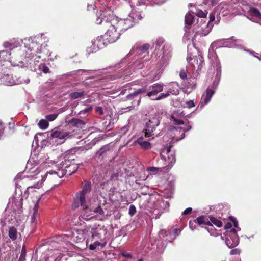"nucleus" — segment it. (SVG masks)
I'll use <instances>...</instances> for the list:
<instances>
[{
  "mask_svg": "<svg viewBox=\"0 0 261 261\" xmlns=\"http://www.w3.org/2000/svg\"><path fill=\"white\" fill-rule=\"evenodd\" d=\"M69 133L67 132H62L59 130H54L50 135L52 138H58L59 139H64L67 138Z\"/></svg>",
  "mask_w": 261,
  "mask_h": 261,
  "instance_id": "25",
  "label": "nucleus"
},
{
  "mask_svg": "<svg viewBox=\"0 0 261 261\" xmlns=\"http://www.w3.org/2000/svg\"><path fill=\"white\" fill-rule=\"evenodd\" d=\"M191 125H190L189 124V123L188 122V124H186L185 126L184 127H177L176 128H175V129L176 131H177L178 129H182L184 132H186L191 129Z\"/></svg>",
  "mask_w": 261,
  "mask_h": 261,
  "instance_id": "45",
  "label": "nucleus"
},
{
  "mask_svg": "<svg viewBox=\"0 0 261 261\" xmlns=\"http://www.w3.org/2000/svg\"><path fill=\"white\" fill-rule=\"evenodd\" d=\"M20 41L13 39L11 40L10 41L5 42L4 43V46L5 48L12 50L19 46L20 44Z\"/></svg>",
  "mask_w": 261,
  "mask_h": 261,
  "instance_id": "23",
  "label": "nucleus"
},
{
  "mask_svg": "<svg viewBox=\"0 0 261 261\" xmlns=\"http://www.w3.org/2000/svg\"><path fill=\"white\" fill-rule=\"evenodd\" d=\"M136 212V208L134 205H130L129 208V214L133 216Z\"/></svg>",
  "mask_w": 261,
  "mask_h": 261,
  "instance_id": "47",
  "label": "nucleus"
},
{
  "mask_svg": "<svg viewBox=\"0 0 261 261\" xmlns=\"http://www.w3.org/2000/svg\"><path fill=\"white\" fill-rule=\"evenodd\" d=\"M164 40L162 38H158L156 40V47H160L164 43Z\"/></svg>",
  "mask_w": 261,
  "mask_h": 261,
  "instance_id": "53",
  "label": "nucleus"
},
{
  "mask_svg": "<svg viewBox=\"0 0 261 261\" xmlns=\"http://www.w3.org/2000/svg\"><path fill=\"white\" fill-rule=\"evenodd\" d=\"M192 208L188 207L186 208L182 213V215H187L191 213L192 212Z\"/></svg>",
  "mask_w": 261,
  "mask_h": 261,
  "instance_id": "59",
  "label": "nucleus"
},
{
  "mask_svg": "<svg viewBox=\"0 0 261 261\" xmlns=\"http://www.w3.org/2000/svg\"><path fill=\"white\" fill-rule=\"evenodd\" d=\"M25 251L24 250V247H23L19 259V261H24L25 260Z\"/></svg>",
  "mask_w": 261,
  "mask_h": 261,
  "instance_id": "52",
  "label": "nucleus"
},
{
  "mask_svg": "<svg viewBox=\"0 0 261 261\" xmlns=\"http://www.w3.org/2000/svg\"><path fill=\"white\" fill-rule=\"evenodd\" d=\"M176 113H174L172 116H171V120H172L174 122V123L176 125H180L184 124V122L180 119H178L175 118Z\"/></svg>",
  "mask_w": 261,
  "mask_h": 261,
  "instance_id": "41",
  "label": "nucleus"
},
{
  "mask_svg": "<svg viewBox=\"0 0 261 261\" xmlns=\"http://www.w3.org/2000/svg\"><path fill=\"white\" fill-rule=\"evenodd\" d=\"M8 234L9 238L12 240H15L17 239L18 232L17 229L14 227H11L9 229Z\"/></svg>",
  "mask_w": 261,
  "mask_h": 261,
  "instance_id": "31",
  "label": "nucleus"
},
{
  "mask_svg": "<svg viewBox=\"0 0 261 261\" xmlns=\"http://www.w3.org/2000/svg\"><path fill=\"white\" fill-rule=\"evenodd\" d=\"M135 143L136 144L139 145L140 147L144 150H148L151 149L152 147L151 144L149 142L144 140L142 137H140L138 138L135 142Z\"/></svg>",
  "mask_w": 261,
  "mask_h": 261,
  "instance_id": "21",
  "label": "nucleus"
},
{
  "mask_svg": "<svg viewBox=\"0 0 261 261\" xmlns=\"http://www.w3.org/2000/svg\"><path fill=\"white\" fill-rule=\"evenodd\" d=\"M91 191V184L87 181H84L82 183V190L79 192L86 195Z\"/></svg>",
  "mask_w": 261,
  "mask_h": 261,
  "instance_id": "28",
  "label": "nucleus"
},
{
  "mask_svg": "<svg viewBox=\"0 0 261 261\" xmlns=\"http://www.w3.org/2000/svg\"><path fill=\"white\" fill-rule=\"evenodd\" d=\"M209 222H211V223L208 224V226H212L213 225H215L218 227H221L222 226V222L220 220H218L214 217L210 218V221Z\"/></svg>",
  "mask_w": 261,
  "mask_h": 261,
  "instance_id": "35",
  "label": "nucleus"
},
{
  "mask_svg": "<svg viewBox=\"0 0 261 261\" xmlns=\"http://www.w3.org/2000/svg\"><path fill=\"white\" fill-rule=\"evenodd\" d=\"M55 166L57 171H48L44 175H41V182L38 181L33 186L28 187L26 192L29 193L33 189H39L42 186L43 181H44L45 180H47L49 182L53 183L54 185H56V182L64 176L63 173L61 172L60 166H59V168L57 165H55Z\"/></svg>",
  "mask_w": 261,
  "mask_h": 261,
  "instance_id": "5",
  "label": "nucleus"
},
{
  "mask_svg": "<svg viewBox=\"0 0 261 261\" xmlns=\"http://www.w3.org/2000/svg\"><path fill=\"white\" fill-rule=\"evenodd\" d=\"M69 123L72 126L80 128H82L85 124L82 120L77 118H72Z\"/></svg>",
  "mask_w": 261,
  "mask_h": 261,
  "instance_id": "26",
  "label": "nucleus"
},
{
  "mask_svg": "<svg viewBox=\"0 0 261 261\" xmlns=\"http://www.w3.org/2000/svg\"><path fill=\"white\" fill-rule=\"evenodd\" d=\"M164 85L161 83H156L150 87V91L147 93L146 95L153 99L154 96H156L159 92L163 91Z\"/></svg>",
  "mask_w": 261,
  "mask_h": 261,
  "instance_id": "18",
  "label": "nucleus"
},
{
  "mask_svg": "<svg viewBox=\"0 0 261 261\" xmlns=\"http://www.w3.org/2000/svg\"><path fill=\"white\" fill-rule=\"evenodd\" d=\"M85 94L84 92H75L70 94V96L72 99H76L77 98L82 97Z\"/></svg>",
  "mask_w": 261,
  "mask_h": 261,
  "instance_id": "38",
  "label": "nucleus"
},
{
  "mask_svg": "<svg viewBox=\"0 0 261 261\" xmlns=\"http://www.w3.org/2000/svg\"><path fill=\"white\" fill-rule=\"evenodd\" d=\"M96 201L93 200V202H90L89 204L85 207H82L80 217L86 221L91 220L94 218L99 220H102L105 217V212L100 206H97L94 204Z\"/></svg>",
  "mask_w": 261,
  "mask_h": 261,
  "instance_id": "4",
  "label": "nucleus"
},
{
  "mask_svg": "<svg viewBox=\"0 0 261 261\" xmlns=\"http://www.w3.org/2000/svg\"><path fill=\"white\" fill-rule=\"evenodd\" d=\"M171 146H169L166 149H163L161 153V159L165 162L166 166L163 167V169L168 171L173 166L176 162L175 155L174 152L171 151Z\"/></svg>",
  "mask_w": 261,
  "mask_h": 261,
  "instance_id": "9",
  "label": "nucleus"
},
{
  "mask_svg": "<svg viewBox=\"0 0 261 261\" xmlns=\"http://www.w3.org/2000/svg\"><path fill=\"white\" fill-rule=\"evenodd\" d=\"M148 171H150L151 172L153 173H156L158 172H168L167 171H165L166 169H163V167L162 168H158V167H151L148 168Z\"/></svg>",
  "mask_w": 261,
  "mask_h": 261,
  "instance_id": "40",
  "label": "nucleus"
},
{
  "mask_svg": "<svg viewBox=\"0 0 261 261\" xmlns=\"http://www.w3.org/2000/svg\"><path fill=\"white\" fill-rule=\"evenodd\" d=\"M30 79L29 78L25 80L21 79V78L14 79L12 75L8 73H0V84H3L7 86H12L16 84H20L22 83L28 84L30 83Z\"/></svg>",
  "mask_w": 261,
  "mask_h": 261,
  "instance_id": "10",
  "label": "nucleus"
},
{
  "mask_svg": "<svg viewBox=\"0 0 261 261\" xmlns=\"http://www.w3.org/2000/svg\"><path fill=\"white\" fill-rule=\"evenodd\" d=\"M180 232V230L178 229V228H175L174 229V233L175 236H178Z\"/></svg>",
  "mask_w": 261,
  "mask_h": 261,
  "instance_id": "63",
  "label": "nucleus"
},
{
  "mask_svg": "<svg viewBox=\"0 0 261 261\" xmlns=\"http://www.w3.org/2000/svg\"><path fill=\"white\" fill-rule=\"evenodd\" d=\"M95 111L96 113L100 115L103 114V110L101 107H96Z\"/></svg>",
  "mask_w": 261,
  "mask_h": 261,
  "instance_id": "55",
  "label": "nucleus"
},
{
  "mask_svg": "<svg viewBox=\"0 0 261 261\" xmlns=\"http://www.w3.org/2000/svg\"><path fill=\"white\" fill-rule=\"evenodd\" d=\"M58 117L57 114H51L46 116V120L48 121H52L55 120Z\"/></svg>",
  "mask_w": 261,
  "mask_h": 261,
  "instance_id": "44",
  "label": "nucleus"
},
{
  "mask_svg": "<svg viewBox=\"0 0 261 261\" xmlns=\"http://www.w3.org/2000/svg\"><path fill=\"white\" fill-rule=\"evenodd\" d=\"M229 40H233V41H236V40L234 39L233 37H231L229 39H222L218 40L215 42H214L211 44V47L212 50H210L208 52V58L211 61V64L212 66L216 68V70L217 72V74H218L219 72L221 71V65L218 59L217 55L216 53L213 50V49L215 47L217 48L218 47H220L221 44H222V42L224 41H227Z\"/></svg>",
  "mask_w": 261,
  "mask_h": 261,
  "instance_id": "6",
  "label": "nucleus"
},
{
  "mask_svg": "<svg viewBox=\"0 0 261 261\" xmlns=\"http://www.w3.org/2000/svg\"><path fill=\"white\" fill-rule=\"evenodd\" d=\"M250 12L253 14V15L261 19V13L255 8L251 7L250 8Z\"/></svg>",
  "mask_w": 261,
  "mask_h": 261,
  "instance_id": "39",
  "label": "nucleus"
},
{
  "mask_svg": "<svg viewBox=\"0 0 261 261\" xmlns=\"http://www.w3.org/2000/svg\"><path fill=\"white\" fill-rule=\"evenodd\" d=\"M240 253V250L239 249H232L231 251H230V255H238V254H239Z\"/></svg>",
  "mask_w": 261,
  "mask_h": 261,
  "instance_id": "56",
  "label": "nucleus"
},
{
  "mask_svg": "<svg viewBox=\"0 0 261 261\" xmlns=\"http://www.w3.org/2000/svg\"><path fill=\"white\" fill-rule=\"evenodd\" d=\"M73 155H71L62 161L61 162L57 164L58 167L60 166L61 172L63 173V176L65 175H71L74 173L79 168L78 164L74 163Z\"/></svg>",
  "mask_w": 261,
  "mask_h": 261,
  "instance_id": "7",
  "label": "nucleus"
},
{
  "mask_svg": "<svg viewBox=\"0 0 261 261\" xmlns=\"http://www.w3.org/2000/svg\"><path fill=\"white\" fill-rule=\"evenodd\" d=\"M196 224H195L194 220L193 221H190L189 223V227L190 229L192 230H193L194 229H195V226Z\"/></svg>",
  "mask_w": 261,
  "mask_h": 261,
  "instance_id": "57",
  "label": "nucleus"
},
{
  "mask_svg": "<svg viewBox=\"0 0 261 261\" xmlns=\"http://www.w3.org/2000/svg\"><path fill=\"white\" fill-rule=\"evenodd\" d=\"M39 68L44 73H47L49 72V69L45 64H41L39 65Z\"/></svg>",
  "mask_w": 261,
  "mask_h": 261,
  "instance_id": "46",
  "label": "nucleus"
},
{
  "mask_svg": "<svg viewBox=\"0 0 261 261\" xmlns=\"http://www.w3.org/2000/svg\"><path fill=\"white\" fill-rule=\"evenodd\" d=\"M187 61L189 64L193 66L194 69H200L203 63V59L201 56L194 57L191 58L188 56L187 57Z\"/></svg>",
  "mask_w": 261,
  "mask_h": 261,
  "instance_id": "17",
  "label": "nucleus"
},
{
  "mask_svg": "<svg viewBox=\"0 0 261 261\" xmlns=\"http://www.w3.org/2000/svg\"><path fill=\"white\" fill-rule=\"evenodd\" d=\"M155 206L157 208L154 209L153 213L155 215H159L155 217V218H158L161 215V214L159 215V213H162L164 211H167L169 207V203L167 201L159 200L157 201Z\"/></svg>",
  "mask_w": 261,
  "mask_h": 261,
  "instance_id": "16",
  "label": "nucleus"
},
{
  "mask_svg": "<svg viewBox=\"0 0 261 261\" xmlns=\"http://www.w3.org/2000/svg\"><path fill=\"white\" fill-rule=\"evenodd\" d=\"M206 28L207 29L206 31H205L204 32H202L201 33V35L205 36V35H207L209 33V32H210V31L211 30V28H210L208 27V24L206 25Z\"/></svg>",
  "mask_w": 261,
  "mask_h": 261,
  "instance_id": "60",
  "label": "nucleus"
},
{
  "mask_svg": "<svg viewBox=\"0 0 261 261\" xmlns=\"http://www.w3.org/2000/svg\"><path fill=\"white\" fill-rule=\"evenodd\" d=\"M230 220L233 223V226L234 227L233 229L237 228L238 229L237 231L240 230V229L238 227V222L237 221V220L234 217H230ZM231 227H232V225L230 223H227L225 226V229H230V231L232 229Z\"/></svg>",
  "mask_w": 261,
  "mask_h": 261,
  "instance_id": "29",
  "label": "nucleus"
},
{
  "mask_svg": "<svg viewBox=\"0 0 261 261\" xmlns=\"http://www.w3.org/2000/svg\"><path fill=\"white\" fill-rule=\"evenodd\" d=\"M149 47V45L148 44H145L139 47H134L128 54L127 58L124 59L119 63V66L120 67H123L126 64L127 58L135 55L136 60L133 65H129V67L133 66V68L135 69L142 68L144 66V61L149 59L147 52Z\"/></svg>",
  "mask_w": 261,
  "mask_h": 261,
  "instance_id": "3",
  "label": "nucleus"
},
{
  "mask_svg": "<svg viewBox=\"0 0 261 261\" xmlns=\"http://www.w3.org/2000/svg\"><path fill=\"white\" fill-rule=\"evenodd\" d=\"M103 36H98L96 39L92 41V45L87 50L89 53L96 52L97 50L104 48L108 44Z\"/></svg>",
  "mask_w": 261,
  "mask_h": 261,
  "instance_id": "11",
  "label": "nucleus"
},
{
  "mask_svg": "<svg viewBox=\"0 0 261 261\" xmlns=\"http://www.w3.org/2000/svg\"><path fill=\"white\" fill-rule=\"evenodd\" d=\"M25 171L30 174L27 176L31 178H33L34 176L37 175L39 173L38 167L36 165L32 167V164L29 162L27 164Z\"/></svg>",
  "mask_w": 261,
  "mask_h": 261,
  "instance_id": "20",
  "label": "nucleus"
},
{
  "mask_svg": "<svg viewBox=\"0 0 261 261\" xmlns=\"http://www.w3.org/2000/svg\"><path fill=\"white\" fill-rule=\"evenodd\" d=\"M195 13L199 17L204 18L206 16L207 12L206 11H202L199 9H196L195 12H193Z\"/></svg>",
  "mask_w": 261,
  "mask_h": 261,
  "instance_id": "37",
  "label": "nucleus"
},
{
  "mask_svg": "<svg viewBox=\"0 0 261 261\" xmlns=\"http://www.w3.org/2000/svg\"><path fill=\"white\" fill-rule=\"evenodd\" d=\"M237 230L236 229H231L230 232L231 236L226 238V244L229 248L236 247L239 243V238L237 235Z\"/></svg>",
  "mask_w": 261,
  "mask_h": 261,
  "instance_id": "15",
  "label": "nucleus"
},
{
  "mask_svg": "<svg viewBox=\"0 0 261 261\" xmlns=\"http://www.w3.org/2000/svg\"><path fill=\"white\" fill-rule=\"evenodd\" d=\"M135 22V19L134 17L129 16V18H127L124 19L119 20L117 18V22L116 23L117 28L120 31H125L132 27Z\"/></svg>",
  "mask_w": 261,
  "mask_h": 261,
  "instance_id": "14",
  "label": "nucleus"
},
{
  "mask_svg": "<svg viewBox=\"0 0 261 261\" xmlns=\"http://www.w3.org/2000/svg\"><path fill=\"white\" fill-rule=\"evenodd\" d=\"M171 46L170 45H165L163 47V57L168 59L171 57Z\"/></svg>",
  "mask_w": 261,
  "mask_h": 261,
  "instance_id": "30",
  "label": "nucleus"
},
{
  "mask_svg": "<svg viewBox=\"0 0 261 261\" xmlns=\"http://www.w3.org/2000/svg\"><path fill=\"white\" fill-rule=\"evenodd\" d=\"M24 41V48L18 50V54L24 58H33L35 56L36 57L35 60L38 62L37 59H40L41 56H37V54L44 51L45 48L47 46L41 36L37 35L34 37H31L29 38H25Z\"/></svg>",
  "mask_w": 261,
  "mask_h": 261,
  "instance_id": "1",
  "label": "nucleus"
},
{
  "mask_svg": "<svg viewBox=\"0 0 261 261\" xmlns=\"http://www.w3.org/2000/svg\"><path fill=\"white\" fill-rule=\"evenodd\" d=\"M215 19V13H211L210 15V22L213 21Z\"/></svg>",
  "mask_w": 261,
  "mask_h": 261,
  "instance_id": "61",
  "label": "nucleus"
},
{
  "mask_svg": "<svg viewBox=\"0 0 261 261\" xmlns=\"http://www.w3.org/2000/svg\"><path fill=\"white\" fill-rule=\"evenodd\" d=\"M99 245L100 242L98 241H95L94 243L90 245L89 248L90 250H94L96 248L97 246H99Z\"/></svg>",
  "mask_w": 261,
  "mask_h": 261,
  "instance_id": "48",
  "label": "nucleus"
},
{
  "mask_svg": "<svg viewBox=\"0 0 261 261\" xmlns=\"http://www.w3.org/2000/svg\"><path fill=\"white\" fill-rule=\"evenodd\" d=\"M109 149V147L108 146H104L102 147H101L99 150L97 151L96 152V155L100 156H101L105 152H106Z\"/></svg>",
  "mask_w": 261,
  "mask_h": 261,
  "instance_id": "43",
  "label": "nucleus"
},
{
  "mask_svg": "<svg viewBox=\"0 0 261 261\" xmlns=\"http://www.w3.org/2000/svg\"><path fill=\"white\" fill-rule=\"evenodd\" d=\"M195 224H198L199 225H208L209 224L211 223L208 221H206L205 218L203 216H200L198 217L196 220H194Z\"/></svg>",
  "mask_w": 261,
  "mask_h": 261,
  "instance_id": "33",
  "label": "nucleus"
},
{
  "mask_svg": "<svg viewBox=\"0 0 261 261\" xmlns=\"http://www.w3.org/2000/svg\"><path fill=\"white\" fill-rule=\"evenodd\" d=\"M91 200H86V195L81 193H76L74 198V201L72 203V207L76 208L80 206L83 207L89 204L90 202H93Z\"/></svg>",
  "mask_w": 261,
  "mask_h": 261,
  "instance_id": "12",
  "label": "nucleus"
},
{
  "mask_svg": "<svg viewBox=\"0 0 261 261\" xmlns=\"http://www.w3.org/2000/svg\"><path fill=\"white\" fill-rule=\"evenodd\" d=\"M167 92L173 95L179 94V86L176 82H172L167 85Z\"/></svg>",
  "mask_w": 261,
  "mask_h": 261,
  "instance_id": "22",
  "label": "nucleus"
},
{
  "mask_svg": "<svg viewBox=\"0 0 261 261\" xmlns=\"http://www.w3.org/2000/svg\"><path fill=\"white\" fill-rule=\"evenodd\" d=\"M87 231H89L90 233H91L93 237H100V232L101 231V229L99 227V225L95 224L92 226H90L87 227Z\"/></svg>",
  "mask_w": 261,
  "mask_h": 261,
  "instance_id": "24",
  "label": "nucleus"
},
{
  "mask_svg": "<svg viewBox=\"0 0 261 261\" xmlns=\"http://www.w3.org/2000/svg\"><path fill=\"white\" fill-rule=\"evenodd\" d=\"M186 107H188V108H191L195 106L194 101L192 100L187 101L186 102Z\"/></svg>",
  "mask_w": 261,
  "mask_h": 261,
  "instance_id": "54",
  "label": "nucleus"
},
{
  "mask_svg": "<svg viewBox=\"0 0 261 261\" xmlns=\"http://www.w3.org/2000/svg\"><path fill=\"white\" fill-rule=\"evenodd\" d=\"M146 92V89L144 88L139 89L134 92L129 93L126 97L127 99H132L135 97H138L139 95L141 93H143Z\"/></svg>",
  "mask_w": 261,
  "mask_h": 261,
  "instance_id": "27",
  "label": "nucleus"
},
{
  "mask_svg": "<svg viewBox=\"0 0 261 261\" xmlns=\"http://www.w3.org/2000/svg\"><path fill=\"white\" fill-rule=\"evenodd\" d=\"M96 22L97 24H102L103 26L108 28L103 37L109 43L116 42L120 36V33L117 31L116 23L117 17H115L110 12H100L99 16L97 17Z\"/></svg>",
  "mask_w": 261,
  "mask_h": 261,
  "instance_id": "2",
  "label": "nucleus"
},
{
  "mask_svg": "<svg viewBox=\"0 0 261 261\" xmlns=\"http://www.w3.org/2000/svg\"><path fill=\"white\" fill-rule=\"evenodd\" d=\"M49 124L46 119H41L38 123L39 127L42 129H45L48 127Z\"/></svg>",
  "mask_w": 261,
  "mask_h": 261,
  "instance_id": "36",
  "label": "nucleus"
},
{
  "mask_svg": "<svg viewBox=\"0 0 261 261\" xmlns=\"http://www.w3.org/2000/svg\"><path fill=\"white\" fill-rule=\"evenodd\" d=\"M106 81L105 79L101 78L99 79L96 81V82L97 83V84L95 85V86L99 87V86H103L104 85V82Z\"/></svg>",
  "mask_w": 261,
  "mask_h": 261,
  "instance_id": "51",
  "label": "nucleus"
},
{
  "mask_svg": "<svg viewBox=\"0 0 261 261\" xmlns=\"http://www.w3.org/2000/svg\"><path fill=\"white\" fill-rule=\"evenodd\" d=\"M11 54L7 50H2L0 51V66L5 65V63H11L14 66H18L17 61H15L13 57H10ZM18 63H22L21 59L18 60Z\"/></svg>",
  "mask_w": 261,
  "mask_h": 261,
  "instance_id": "13",
  "label": "nucleus"
},
{
  "mask_svg": "<svg viewBox=\"0 0 261 261\" xmlns=\"http://www.w3.org/2000/svg\"><path fill=\"white\" fill-rule=\"evenodd\" d=\"M187 73H188V70L187 67L185 68L181 69L179 72V76L182 79H187Z\"/></svg>",
  "mask_w": 261,
  "mask_h": 261,
  "instance_id": "42",
  "label": "nucleus"
},
{
  "mask_svg": "<svg viewBox=\"0 0 261 261\" xmlns=\"http://www.w3.org/2000/svg\"><path fill=\"white\" fill-rule=\"evenodd\" d=\"M214 93V90L209 88L206 89L205 92L203 93L201 97V105L202 106L207 105L210 102Z\"/></svg>",
  "mask_w": 261,
  "mask_h": 261,
  "instance_id": "19",
  "label": "nucleus"
},
{
  "mask_svg": "<svg viewBox=\"0 0 261 261\" xmlns=\"http://www.w3.org/2000/svg\"><path fill=\"white\" fill-rule=\"evenodd\" d=\"M160 123V120L158 116H152L150 118L149 120L146 123L144 132L145 136L147 138H154L157 127Z\"/></svg>",
  "mask_w": 261,
  "mask_h": 261,
  "instance_id": "8",
  "label": "nucleus"
},
{
  "mask_svg": "<svg viewBox=\"0 0 261 261\" xmlns=\"http://www.w3.org/2000/svg\"><path fill=\"white\" fill-rule=\"evenodd\" d=\"M119 176V174L118 173H115V174H114L113 175H112V176H111V178L113 180H114L115 178H116V179L117 178V177H118Z\"/></svg>",
  "mask_w": 261,
  "mask_h": 261,
  "instance_id": "64",
  "label": "nucleus"
},
{
  "mask_svg": "<svg viewBox=\"0 0 261 261\" xmlns=\"http://www.w3.org/2000/svg\"><path fill=\"white\" fill-rule=\"evenodd\" d=\"M121 254L122 256L126 258H129L132 257V255L129 253H128L127 252H123L121 253Z\"/></svg>",
  "mask_w": 261,
  "mask_h": 261,
  "instance_id": "58",
  "label": "nucleus"
},
{
  "mask_svg": "<svg viewBox=\"0 0 261 261\" xmlns=\"http://www.w3.org/2000/svg\"><path fill=\"white\" fill-rule=\"evenodd\" d=\"M169 95V94L167 92L165 94L161 93L160 94L159 96L156 97L155 98H153V100H159L163 98H165L167 97Z\"/></svg>",
  "mask_w": 261,
  "mask_h": 261,
  "instance_id": "49",
  "label": "nucleus"
},
{
  "mask_svg": "<svg viewBox=\"0 0 261 261\" xmlns=\"http://www.w3.org/2000/svg\"><path fill=\"white\" fill-rule=\"evenodd\" d=\"M4 128L3 124L0 122V136L3 134Z\"/></svg>",
  "mask_w": 261,
  "mask_h": 261,
  "instance_id": "62",
  "label": "nucleus"
},
{
  "mask_svg": "<svg viewBox=\"0 0 261 261\" xmlns=\"http://www.w3.org/2000/svg\"><path fill=\"white\" fill-rule=\"evenodd\" d=\"M193 15L190 12L186 15L185 19L186 28L189 29L188 26L190 25L193 23Z\"/></svg>",
  "mask_w": 261,
  "mask_h": 261,
  "instance_id": "32",
  "label": "nucleus"
},
{
  "mask_svg": "<svg viewBox=\"0 0 261 261\" xmlns=\"http://www.w3.org/2000/svg\"><path fill=\"white\" fill-rule=\"evenodd\" d=\"M38 215V206L35 205L33 208V214L31 217V222L32 225H35L37 222V217Z\"/></svg>",
  "mask_w": 261,
  "mask_h": 261,
  "instance_id": "34",
  "label": "nucleus"
},
{
  "mask_svg": "<svg viewBox=\"0 0 261 261\" xmlns=\"http://www.w3.org/2000/svg\"><path fill=\"white\" fill-rule=\"evenodd\" d=\"M219 1V0H205L204 3L207 5L208 4L213 6L214 5H216L218 3Z\"/></svg>",
  "mask_w": 261,
  "mask_h": 261,
  "instance_id": "50",
  "label": "nucleus"
}]
</instances>
